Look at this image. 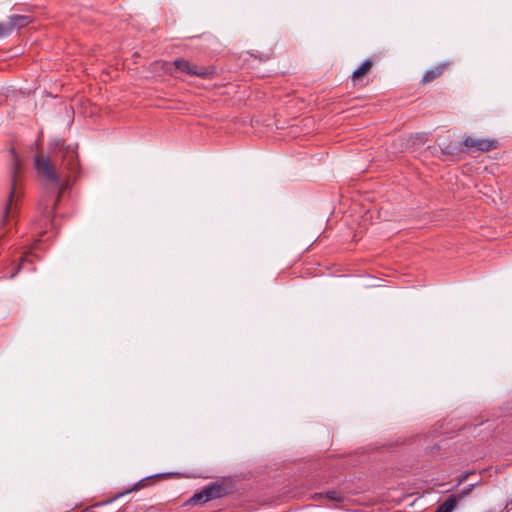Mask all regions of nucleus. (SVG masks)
I'll return each instance as SVG.
<instances>
[{"instance_id":"obj_12","label":"nucleus","mask_w":512,"mask_h":512,"mask_svg":"<svg viewBox=\"0 0 512 512\" xmlns=\"http://www.w3.org/2000/svg\"><path fill=\"white\" fill-rule=\"evenodd\" d=\"M477 486V484H470L468 487H466L465 489H463L457 496H458V500L468 496L472 491L473 489Z\"/></svg>"},{"instance_id":"obj_10","label":"nucleus","mask_w":512,"mask_h":512,"mask_svg":"<svg viewBox=\"0 0 512 512\" xmlns=\"http://www.w3.org/2000/svg\"><path fill=\"white\" fill-rule=\"evenodd\" d=\"M324 496L328 500L335 501V502H342L345 499L344 495L341 492L336 491V490L328 491L324 494Z\"/></svg>"},{"instance_id":"obj_5","label":"nucleus","mask_w":512,"mask_h":512,"mask_svg":"<svg viewBox=\"0 0 512 512\" xmlns=\"http://www.w3.org/2000/svg\"><path fill=\"white\" fill-rule=\"evenodd\" d=\"M463 144L469 148H475L478 151L487 152L497 148V141L490 139H476L473 137H465Z\"/></svg>"},{"instance_id":"obj_9","label":"nucleus","mask_w":512,"mask_h":512,"mask_svg":"<svg viewBox=\"0 0 512 512\" xmlns=\"http://www.w3.org/2000/svg\"><path fill=\"white\" fill-rule=\"evenodd\" d=\"M371 65H372V62L370 60H366L365 62H363L362 65L353 72V74H352L353 80L357 81L360 78H362L369 71V69L371 68Z\"/></svg>"},{"instance_id":"obj_15","label":"nucleus","mask_w":512,"mask_h":512,"mask_svg":"<svg viewBox=\"0 0 512 512\" xmlns=\"http://www.w3.org/2000/svg\"><path fill=\"white\" fill-rule=\"evenodd\" d=\"M472 472H465L457 478V486L461 485Z\"/></svg>"},{"instance_id":"obj_3","label":"nucleus","mask_w":512,"mask_h":512,"mask_svg":"<svg viewBox=\"0 0 512 512\" xmlns=\"http://www.w3.org/2000/svg\"><path fill=\"white\" fill-rule=\"evenodd\" d=\"M174 66L181 72L187 73L189 75L199 76V77H207L213 73V69L210 67L197 66L195 64L190 63L185 59H176L174 61Z\"/></svg>"},{"instance_id":"obj_1","label":"nucleus","mask_w":512,"mask_h":512,"mask_svg":"<svg viewBox=\"0 0 512 512\" xmlns=\"http://www.w3.org/2000/svg\"><path fill=\"white\" fill-rule=\"evenodd\" d=\"M34 167L38 175L46 179L54 186L53 191L47 192L38 204V210L45 219H50L55 210L56 204L60 198L61 190L68 182L62 171H57L49 157L36 155L34 158Z\"/></svg>"},{"instance_id":"obj_8","label":"nucleus","mask_w":512,"mask_h":512,"mask_svg":"<svg viewBox=\"0 0 512 512\" xmlns=\"http://www.w3.org/2000/svg\"><path fill=\"white\" fill-rule=\"evenodd\" d=\"M458 502V496L452 495L440 504L435 512H452Z\"/></svg>"},{"instance_id":"obj_14","label":"nucleus","mask_w":512,"mask_h":512,"mask_svg":"<svg viewBox=\"0 0 512 512\" xmlns=\"http://www.w3.org/2000/svg\"><path fill=\"white\" fill-rule=\"evenodd\" d=\"M28 261H29V257H28V255H26V256H24V257H22V259H21V263L19 264V266H18L17 270H16L15 272H13L9 277H10V278H14V277L16 276L17 272H18L21 268H23V267H24V265H25V263H26V262H28Z\"/></svg>"},{"instance_id":"obj_2","label":"nucleus","mask_w":512,"mask_h":512,"mask_svg":"<svg viewBox=\"0 0 512 512\" xmlns=\"http://www.w3.org/2000/svg\"><path fill=\"white\" fill-rule=\"evenodd\" d=\"M11 154L13 156V161L10 168L11 173V188L9 192V198L8 202L5 206V213H4V219L5 221H8L10 216H14L16 211V203L18 199L21 196L20 191V180H19V173L22 169V160L20 157L16 154L14 149H11Z\"/></svg>"},{"instance_id":"obj_6","label":"nucleus","mask_w":512,"mask_h":512,"mask_svg":"<svg viewBox=\"0 0 512 512\" xmlns=\"http://www.w3.org/2000/svg\"><path fill=\"white\" fill-rule=\"evenodd\" d=\"M31 22V18L26 15H11L8 17V27H11V32L15 28H23Z\"/></svg>"},{"instance_id":"obj_13","label":"nucleus","mask_w":512,"mask_h":512,"mask_svg":"<svg viewBox=\"0 0 512 512\" xmlns=\"http://www.w3.org/2000/svg\"><path fill=\"white\" fill-rule=\"evenodd\" d=\"M11 34V27L7 23H0V37H6Z\"/></svg>"},{"instance_id":"obj_7","label":"nucleus","mask_w":512,"mask_h":512,"mask_svg":"<svg viewBox=\"0 0 512 512\" xmlns=\"http://www.w3.org/2000/svg\"><path fill=\"white\" fill-rule=\"evenodd\" d=\"M446 68L445 64L439 65L433 69L427 70L422 78L423 83H428L433 81L435 78L440 76Z\"/></svg>"},{"instance_id":"obj_4","label":"nucleus","mask_w":512,"mask_h":512,"mask_svg":"<svg viewBox=\"0 0 512 512\" xmlns=\"http://www.w3.org/2000/svg\"><path fill=\"white\" fill-rule=\"evenodd\" d=\"M221 486L219 485H210L205 487L201 492L196 493L191 499L190 502L194 504H203L212 499H216L221 496Z\"/></svg>"},{"instance_id":"obj_11","label":"nucleus","mask_w":512,"mask_h":512,"mask_svg":"<svg viewBox=\"0 0 512 512\" xmlns=\"http://www.w3.org/2000/svg\"><path fill=\"white\" fill-rule=\"evenodd\" d=\"M67 158H68V163H67V166H68V169L70 170H74L76 168V153L74 151V149H70L68 152H67Z\"/></svg>"}]
</instances>
